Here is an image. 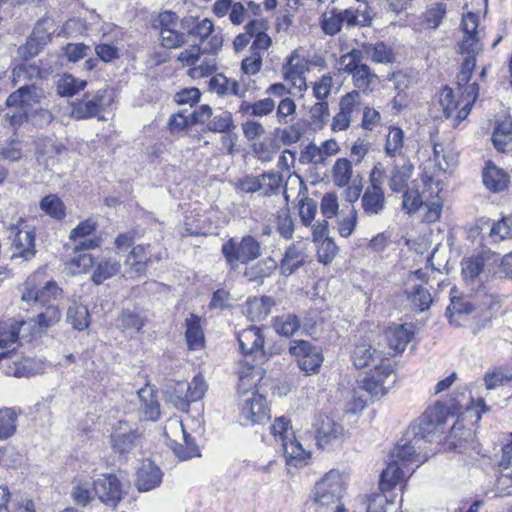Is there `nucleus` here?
Returning <instances> with one entry per match:
<instances>
[{
  "instance_id": "nucleus-1",
  "label": "nucleus",
  "mask_w": 512,
  "mask_h": 512,
  "mask_svg": "<svg viewBox=\"0 0 512 512\" xmlns=\"http://www.w3.org/2000/svg\"><path fill=\"white\" fill-rule=\"evenodd\" d=\"M352 360L358 368H370L360 387L372 396L384 395L388 390L386 384L393 377L390 360L366 342L356 345Z\"/></svg>"
},
{
  "instance_id": "nucleus-2",
  "label": "nucleus",
  "mask_w": 512,
  "mask_h": 512,
  "mask_svg": "<svg viewBox=\"0 0 512 512\" xmlns=\"http://www.w3.org/2000/svg\"><path fill=\"white\" fill-rule=\"evenodd\" d=\"M345 492V481L337 470L327 472L315 485L314 503L316 512H346L341 504Z\"/></svg>"
},
{
  "instance_id": "nucleus-3",
  "label": "nucleus",
  "mask_w": 512,
  "mask_h": 512,
  "mask_svg": "<svg viewBox=\"0 0 512 512\" xmlns=\"http://www.w3.org/2000/svg\"><path fill=\"white\" fill-rule=\"evenodd\" d=\"M361 50L352 49L339 59V71L351 75L352 83L357 91H372L379 83V77L363 62Z\"/></svg>"
},
{
  "instance_id": "nucleus-4",
  "label": "nucleus",
  "mask_w": 512,
  "mask_h": 512,
  "mask_svg": "<svg viewBox=\"0 0 512 512\" xmlns=\"http://www.w3.org/2000/svg\"><path fill=\"white\" fill-rule=\"evenodd\" d=\"M230 271H237L241 264L247 265L261 255V245L251 235H245L241 240L229 238L221 247Z\"/></svg>"
},
{
  "instance_id": "nucleus-5",
  "label": "nucleus",
  "mask_w": 512,
  "mask_h": 512,
  "mask_svg": "<svg viewBox=\"0 0 512 512\" xmlns=\"http://www.w3.org/2000/svg\"><path fill=\"white\" fill-rule=\"evenodd\" d=\"M61 292L55 281H43V273L36 272L22 285L21 300L29 306L44 308L48 304H54Z\"/></svg>"
},
{
  "instance_id": "nucleus-6",
  "label": "nucleus",
  "mask_w": 512,
  "mask_h": 512,
  "mask_svg": "<svg viewBox=\"0 0 512 512\" xmlns=\"http://www.w3.org/2000/svg\"><path fill=\"white\" fill-rule=\"evenodd\" d=\"M478 84H471L463 95L462 99L455 101L453 90L444 87L439 94V105L442 108L446 119L452 120V126H458L461 121L467 118L471 111V106L478 97Z\"/></svg>"
},
{
  "instance_id": "nucleus-7",
  "label": "nucleus",
  "mask_w": 512,
  "mask_h": 512,
  "mask_svg": "<svg viewBox=\"0 0 512 512\" xmlns=\"http://www.w3.org/2000/svg\"><path fill=\"white\" fill-rule=\"evenodd\" d=\"M43 99H45L44 90L34 84L23 85L12 92L6 99V105L9 108H19L21 112L10 116L11 124L19 125L24 118H29V113L36 105L41 104Z\"/></svg>"
},
{
  "instance_id": "nucleus-8",
  "label": "nucleus",
  "mask_w": 512,
  "mask_h": 512,
  "mask_svg": "<svg viewBox=\"0 0 512 512\" xmlns=\"http://www.w3.org/2000/svg\"><path fill=\"white\" fill-rule=\"evenodd\" d=\"M167 445L180 460H188L199 456V447L194 438L187 433L181 420L169 419L164 427Z\"/></svg>"
},
{
  "instance_id": "nucleus-9",
  "label": "nucleus",
  "mask_w": 512,
  "mask_h": 512,
  "mask_svg": "<svg viewBox=\"0 0 512 512\" xmlns=\"http://www.w3.org/2000/svg\"><path fill=\"white\" fill-rule=\"evenodd\" d=\"M489 251H483L482 253L470 257H466L461 262L462 276L471 293L475 295L483 296V298H491V294L487 291L483 285L484 265L486 260L489 258Z\"/></svg>"
},
{
  "instance_id": "nucleus-10",
  "label": "nucleus",
  "mask_w": 512,
  "mask_h": 512,
  "mask_svg": "<svg viewBox=\"0 0 512 512\" xmlns=\"http://www.w3.org/2000/svg\"><path fill=\"white\" fill-rule=\"evenodd\" d=\"M240 397V419L243 425L263 424L269 420L270 410L264 396L245 390Z\"/></svg>"
},
{
  "instance_id": "nucleus-11",
  "label": "nucleus",
  "mask_w": 512,
  "mask_h": 512,
  "mask_svg": "<svg viewBox=\"0 0 512 512\" xmlns=\"http://www.w3.org/2000/svg\"><path fill=\"white\" fill-rule=\"evenodd\" d=\"M446 409L442 404L436 403L428 407L418 419V423L411 426V432L416 439L430 440L446 421Z\"/></svg>"
},
{
  "instance_id": "nucleus-12",
  "label": "nucleus",
  "mask_w": 512,
  "mask_h": 512,
  "mask_svg": "<svg viewBox=\"0 0 512 512\" xmlns=\"http://www.w3.org/2000/svg\"><path fill=\"white\" fill-rule=\"evenodd\" d=\"M289 352L298 359V366L305 375L319 372L324 359L319 347L314 346L309 341L299 340L292 342Z\"/></svg>"
},
{
  "instance_id": "nucleus-13",
  "label": "nucleus",
  "mask_w": 512,
  "mask_h": 512,
  "mask_svg": "<svg viewBox=\"0 0 512 512\" xmlns=\"http://www.w3.org/2000/svg\"><path fill=\"white\" fill-rule=\"evenodd\" d=\"M94 495L106 506L116 508L124 497L123 485L115 474H101L93 482Z\"/></svg>"
},
{
  "instance_id": "nucleus-14",
  "label": "nucleus",
  "mask_w": 512,
  "mask_h": 512,
  "mask_svg": "<svg viewBox=\"0 0 512 512\" xmlns=\"http://www.w3.org/2000/svg\"><path fill=\"white\" fill-rule=\"evenodd\" d=\"M111 102L106 89H99L95 93H86L80 100L72 104V116L76 119L99 117L105 107Z\"/></svg>"
},
{
  "instance_id": "nucleus-15",
  "label": "nucleus",
  "mask_w": 512,
  "mask_h": 512,
  "mask_svg": "<svg viewBox=\"0 0 512 512\" xmlns=\"http://www.w3.org/2000/svg\"><path fill=\"white\" fill-rule=\"evenodd\" d=\"M241 352L253 356L254 360L262 363L267 359L264 350V335L258 327L251 326L243 329L237 335Z\"/></svg>"
},
{
  "instance_id": "nucleus-16",
  "label": "nucleus",
  "mask_w": 512,
  "mask_h": 512,
  "mask_svg": "<svg viewBox=\"0 0 512 512\" xmlns=\"http://www.w3.org/2000/svg\"><path fill=\"white\" fill-rule=\"evenodd\" d=\"M0 367L8 376L28 377L37 372L36 361L29 357H22L11 351L0 352Z\"/></svg>"
},
{
  "instance_id": "nucleus-17",
  "label": "nucleus",
  "mask_w": 512,
  "mask_h": 512,
  "mask_svg": "<svg viewBox=\"0 0 512 512\" xmlns=\"http://www.w3.org/2000/svg\"><path fill=\"white\" fill-rule=\"evenodd\" d=\"M464 37L459 44V50L462 52H481L483 45L481 40V30L479 27V16L477 13L468 11L463 14L461 21Z\"/></svg>"
},
{
  "instance_id": "nucleus-18",
  "label": "nucleus",
  "mask_w": 512,
  "mask_h": 512,
  "mask_svg": "<svg viewBox=\"0 0 512 512\" xmlns=\"http://www.w3.org/2000/svg\"><path fill=\"white\" fill-rule=\"evenodd\" d=\"M308 69V61L294 51L283 64L282 73L286 81H290L295 88L302 91L307 87L305 74Z\"/></svg>"
},
{
  "instance_id": "nucleus-19",
  "label": "nucleus",
  "mask_w": 512,
  "mask_h": 512,
  "mask_svg": "<svg viewBox=\"0 0 512 512\" xmlns=\"http://www.w3.org/2000/svg\"><path fill=\"white\" fill-rule=\"evenodd\" d=\"M97 228V222L92 219L81 221L74 229L70 231L69 239L77 243L74 247L76 251L89 250L99 247L101 238H87L94 233Z\"/></svg>"
},
{
  "instance_id": "nucleus-20",
  "label": "nucleus",
  "mask_w": 512,
  "mask_h": 512,
  "mask_svg": "<svg viewBox=\"0 0 512 512\" xmlns=\"http://www.w3.org/2000/svg\"><path fill=\"white\" fill-rule=\"evenodd\" d=\"M415 334L412 324H400L389 326L385 332L384 337L388 347L396 353H401L405 350L406 346L413 339Z\"/></svg>"
},
{
  "instance_id": "nucleus-21",
  "label": "nucleus",
  "mask_w": 512,
  "mask_h": 512,
  "mask_svg": "<svg viewBox=\"0 0 512 512\" xmlns=\"http://www.w3.org/2000/svg\"><path fill=\"white\" fill-rule=\"evenodd\" d=\"M316 440L319 447L331 444L343 435L340 423L328 416H319L315 422Z\"/></svg>"
},
{
  "instance_id": "nucleus-22",
  "label": "nucleus",
  "mask_w": 512,
  "mask_h": 512,
  "mask_svg": "<svg viewBox=\"0 0 512 512\" xmlns=\"http://www.w3.org/2000/svg\"><path fill=\"white\" fill-rule=\"evenodd\" d=\"M307 258L305 249L301 243H292L287 247L283 258L278 264L280 274L290 276L304 265Z\"/></svg>"
},
{
  "instance_id": "nucleus-23",
  "label": "nucleus",
  "mask_w": 512,
  "mask_h": 512,
  "mask_svg": "<svg viewBox=\"0 0 512 512\" xmlns=\"http://www.w3.org/2000/svg\"><path fill=\"white\" fill-rule=\"evenodd\" d=\"M11 258H21L24 261L32 259L36 254L35 232L33 230H18L12 242Z\"/></svg>"
},
{
  "instance_id": "nucleus-24",
  "label": "nucleus",
  "mask_w": 512,
  "mask_h": 512,
  "mask_svg": "<svg viewBox=\"0 0 512 512\" xmlns=\"http://www.w3.org/2000/svg\"><path fill=\"white\" fill-rule=\"evenodd\" d=\"M163 473L151 460H145L137 471L136 487L139 491H150L158 487Z\"/></svg>"
},
{
  "instance_id": "nucleus-25",
  "label": "nucleus",
  "mask_w": 512,
  "mask_h": 512,
  "mask_svg": "<svg viewBox=\"0 0 512 512\" xmlns=\"http://www.w3.org/2000/svg\"><path fill=\"white\" fill-rule=\"evenodd\" d=\"M413 170L414 166L408 159H403L401 163L394 164L388 180L389 188L393 193H400L408 188V181Z\"/></svg>"
},
{
  "instance_id": "nucleus-26",
  "label": "nucleus",
  "mask_w": 512,
  "mask_h": 512,
  "mask_svg": "<svg viewBox=\"0 0 512 512\" xmlns=\"http://www.w3.org/2000/svg\"><path fill=\"white\" fill-rule=\"evenodd\" d=\"M138 433L131 429L126 423L119 422L112 435L113 449L121 454L128 453L137 445Z\"/></svg>"
},
{
  "instance_id": "nucleus-27",
  "label": "nucleus",
  "mask_w": 512,
  "mask_h": 512,
  "mask_svg": "<svg viewBox=\"0 0 512 512\" xmlns=\"http://www.w3.org/2000/svg\"><path fill=\"white\" fill-rule=\"evenodd\" d=\"M469 296L474 298L473 302L462 298H452L450 305L447 307L446 315L452 318L454 314H469L482 306L489 307L493 302L492 296L490 299L483 298L482 295L477 297L475 293H471V291H469Z\"/></svg>"
},
{
  "instance_id": "nucleus-28",
  "label": "nucleus",
  "mask_w": 512,
  "mask_h": 512,
  "mask_svg": "<svg viewBox=\"0 0 512 512\" xmlns=\"http://www.w3.org/2000/svg\"><path fill=\"white\" fill-rule=\"evenodd\" d=\"M283 454L288 465L298 467L307 464L310 452L306 451L302 444L293 437L286 436L282 443Z\"/></svg>"
},
{
  "instance_id": "nucleus-29",
  "label": "nucleus",
  "mask_w": 512,
  "mask_h": 512,
  "mask_svg": "<svg viewBox=\"0 0 512 512\" xmlns=\"http://www.w3.org/2000/svg\"><path fill=\"white\" fill-rule=\"evenodd\" d=\"M137 395L140 402L139 410L143 418L148 421H156L160 416V407L153 388L145 386L138 390Z\"/></svg>"
},
{
  "instance_id": "nucleus-30",
  "label": "nucleus",
  "mask_w": 512,
  "mask_h": 512,
  "mask_svg": "<svg viewBox=\"0 0 512 512\" xmlns=\"http://www.w3.org/2000/svg\"><path fill=\"white\" fill-rule=\"evenodd\" d=\"M509 177L507 173L488 162L483 171V184L492 192H499L507 188Z\"/></svg>"
},
{
  "instance_id": "nucleus-31",
  "label": "nucleus",
  "mask_w": 512,
  "mask_h": 512,
  "mask_svg": "<svg viewBox=\"0 0 512 512\" xmlns=\"http://www.w3.org/2000/svg\"><path fill=\"white\" fill-rule=\"evenodd\" d=\"M274 304V300L268 296L250 298L246 303L245 314L252 321L263 320L270 314Z\"/></svg>"
},
{
  "instance_id": "nucleus-32",
  "label": "nucleus",
  "mask_w": 512,
  "mask_h": 512,
  "mask_svg": "<svg viewBox=\"0 0 512 512\" xmlns=\"http://www.w3.org/2000/svg\"><path fill=\"white\" fill-rule=\"evenodd\" d=\"M200 322V317L195 314H190L185 320V339L190 350H198L204 346V333Z\"/></svg>"
},
{
  "instance_id": "nucleus-33",
  "label": "nucleus",
  "mask_w": 512,
  "mask_h": 512,
  "mask_svg": "<svg viewBox=\"0 0 512 512\" xmlns=\"http://www.w3.org/2000/svg\"><path fill=\"white\" fill-rule=\"evenodd\" d=\"M147 321V317L142 310L125 309L118 317L117 325L122 331H130L132 333L141 332Z\"/></svg>"
},
{
  "instance_id": "nucleus-34",
  "label": "nucleus",
  "mask_w": 512,
  "mask_h": 512,
  "mask_svg": "<svg viewBox=\"0 0 512 512\" xmlns=\"http://www.w3.org/2000/svg\"><path fill=\"white\" fill-rule=\"evenodd\" d=\"M277 268V261L272 257H266L246 267L244 275L251 282H262L264 278L270 277Z\"/></svg>"
},
{
  "instance_id": "nucleus-35",
  "label": "nucleus",
  "mask_w": 512,
  "mask_h": 512,
  "mask_svg": "<svg viewBox=\"0 0 512 512\" xmlns=\"http://www.w3.org/2000/svg\"><path fill=\"white\" fill-rule=\"evenodd\" d=\"M361 206L367 216L381 214L386 207L384 191H364L361 197Z\"/></svg>"
},
{
  "instance_id": "nucleus-36",
  "label": "nucleus",
  "mask_w": 512,
  "mask_h": 512,
  "mask_svg": "<svg viewBox=\"0 0 512 512\" xmlns=\"http://www.w3.org/2000/svg\"><path fill=\"white\" fill-rule=\"evenodd\" d=\"M473 442V432L456 423L449 434V445L459 453H464Z\"/></svg>"
},
{
  "instance_id": "nucleus-37",
  "label": "nucleus",
  "mask_w": 512,
  "mask_h": 512,
  "mask_svg": "<svg viewBox=\"0 0 512 512\" xmlns=\"http://www.w3.org/2000/svg\"><path fill=\"white\" fill-rule=\"evenodd\" d=\"M276 107L272 98L260 99L256 102L243 101L239 106V112L243 115L263 117L271 114Z\"/></svg>"
},
{
  "instance_id": "nucleus-38",
  "label": "nucleus",
  "mask_w": 512,
  "mask_h": 512,
  "mask_svg": "<svg viewBox=\"0 0 512 512\" xmlns=\"http://www.w3.org/2000/svg\"><path fill=\"white\" fill-rule=\"evenodd\" d=\"M404 466L400 465L396 460H392L387 468L382 471L379 481V487L382 492L393 489L404 476Z\"/></svg>"
},
{
  "instance_id": "nucleus-39",
  "label": "nucleus",
  "mask_w": 512,
  "mask_h": 512,
  "mask_svg": "<svg viewBox=\"0 0 512 512\" xmlns=\"http://www.w3.org/2000/svg\"><path fill=\"white\" fill-rule=\"evenodd\" d=\"M121 264L120 261L114 258H107L101 260L92 274V281L100 285L104 281L112 278L120 272Z\"/></svg>"
},
{
  "instance_id": "nucleus-40",
  "label": "nucleus",
  "mask_w": 512,
  "mask_h": 512,
  "mask_svg": "<svg viewBox=\"0 0 512 512\" xmlns=\"http://www.w3.org/2000/svg\"><path fill=\"white\" fill-rule=\"evenodd\" d=\"M339 111L353 122L361 112L360 92L352 90L351 92L343 95L339 102Z\"/></svg>"
},
{
  "instance_id": "nucleus-41",
  "label": "nucleus",
  "mask_w": 512,
  "mask_h": 512,
  "mask_svg": "<svg viewBox=\"0 0 512 512\" xmlns=\"http://www.w3.org/2000/svg\"><path fill=\"white\" fill-rule=\"evenodd\" d=\"M273 328L277 334L291 337L300 329V321L295 314H283L274 318Z\"/></svg>"
},
{
  "instance_id": "nucleus-42",
  "label": "nucleus",
  "mask_w": 512,
  "mask_h": 512,
  "mask_svg": "<svg viewBox=\"0 0 512 512\" xmlns=\"http://www.w3.org/2000/svg\"><path fill=\"white\" fill-rule=\"evenodd\" d=\"M50 40V35L40 30V25L36 26L28 38L25 46L21 48V52L25 57H33L37 55L40 49Z\"/></svg>"
},
{
  "instance_id": "nucleus-43",
  "label": "nucleus",
  "mask_w": 512,
  "mask_h": 512,
  "mask_svg": "<svg viewBox=\"0 0 512 512\" xmlns=\"http://www.w3.org/2000/svg\"><path fill=\"white\" fill-rule=\"evenodd\" d=\"M210 90L219 95H240V85L236 80L229 79L223 74L213 76L209 82Z\"/></svg>"
},
{
  "instance_id": "nucleus-44",
  "label": "nucleus",
  "mask_w": 512,
  "mask_h": 512,
  "mask_svg": "<svg viewBox=\"0 0 512 512\" xmlns=\"http://www.w3.org/2000/svg\"><path fill=\"white\" fill-rule=\"evenodd\" d=\"M404 144V132L400 127H389L385 141V153L389 157L400 156Z\"/></svg>"
},
{
  "instance_id": "nucleus-45",
  "label": "nucleus",
  "mask_w": 512,
  "mask_h": 512,
  "mask_svg": "<svg viewBox=\"0 0 512 512\" xmlns=\"http://www.w3.org/2000/svg\"><path fill=\"white\" fill-rule=\"evenodd\" d=\"M353 175L352 163L346 158H339L333 165L332 178L338 187H345L349 184Z\"/></svg>"
},
{
  "instance_id": "nucleus-46",
  "label": "nucleus",
  "mask_w": 512,
  "mask_h": 512,
  "mask_svg": "<svg viewBox=\"0 0 512 512\" xmlns=\"http://www.w3.org/2000/svg\"><path fill=\"white\" fill-rule=\"evenodd\" d=\"M147 247L137 245L130 251L125 263L129 265L136 272H143L146 269L147 263L150 261L151 253Z\"/></svg>"
},
{
  "instance_id": "nucleus-47",
  "label": "nucleus",
  "mask_w": 512,
  "mask_h": 512,
  "mask_svg": "<svg viewBox=\"0 0 512 512\" xmlns=\"http://www.w3.org/2000/svg\"><path fill=\"white\" fill-rule=\"evenodd\" d=\"M39 205L43 212L56 220H62L66 216L65 205L55 194H50L42 198Z\"/></svg>"
},
{
  "instance_id": "nucleus-48",
  "label": "nucleus",
  "mask_w": 512,
  "mask_h": 512,
  "mask_svg": "<svg viewBox=\"0 0 512 512\" xmlns=\"http://www.w3.org/2000/svg\"><path fill=\"white\" fill-rule=\"evenodd\" d=\"M67 321L74 329L85 330L89 326V312L86 306L73 303L67 310Z\"/></svg>"
},
{
  "instance_id": "nucleus-49",
  "label": "nucleus",
  "mask_w": 512,
  "mask_h": 512,
  "mask_svg": "<svg viewBox=\"0 0 512 512\" xmlns=\"http://www.w3.org/2000/svg\"><path fill=\"white\" fill-rule=\"evenodd\" d=\"M17 412L13 408L0 409V440L13 436L17 428Z\"/></svg>"
},
{
  "instance_id": "nucleus-50",
  "label": "nucleus",
  "mask_w": 512,
  "mask_h": 512,
  "mask_svg": "<svg viewBox=\"0 0 512 512\" xmlns=\"http://www.w3.org/2000/svg\"><path fill=\"white\" fill-rule=\"evenodd\" d=\"M20 323L14 320L0 322V348L6 349L18 340ZM25 322H21L24 326Z\"/></svg>"
},
{
  "instance_id": "nucleus-51",
  "label": "nucleus",
  "mask_w": 512,
  "mask_h": 512,
  "mask_svg": "<svg viewBox=\"0 0 512 512\" xmlns=\"http://www.w3.org/2000/svg\"><path fill=\"white\" fill-rule=\"evenodd\" d=\"M509 238H512V222L510 218L504 217L492 224L487 236V242L494 244Z\"/></svg>"
},
{
  "instance_id": "nucleus-52",
  "label": "nucleus",
  "mask_w": 512,
  "mask_h": 512,
  "mask_svg": "<svg viewBox=\"0 0 512 512\" xmlns=\"http://www.w3.org/2000/svg\"><path fill=\"white\" fill-rule=\"evenodd\" d=\"M87 82L71 74L63 75L57 82V92L61 96H73L85 89Z\"/></svg>"
},
{
  "instance_id": "nucleus-53",
  "label": "nucleus",
  "mask_w": 512,
  "mask_h": 512,
  "mask_svg": "<svg viewBox=\"0 0 512 512\" xmlns=\"http://www.w3.org/2000/svg\"><path fill=\"white\" fill-rule=\"evenodd\" d=\"M320 24L326 35L334 36L338 34L343 26L340 18V10L333 8L324 12L320 18Z\"/></svg>"
},
{
  "instance_id": "nucleus-54",
  "label": "nucleus",
  "mask_w": 512,
  "mask_h": 512,
  "mask_svg": "<svg viewBox=\"0 0 512 512\" xmlns=\"http://www.w3.org/2000/svg\"><path fill=\"white\" fill-rule=\"evenodd\" d=\"M406 293L408 300L420 311L427 310L432 303L430 292L421 285L413 286L412 289Z\"/></svg>"
},
{
  "instance_id": "nucleus-55",
  "label": "nucleus",
  "mask_w": 512,
  "mask_h": 512,
  "mask_svg": "<svg viewBox=\"0 0 512 512\" xmlns=\"http://www.w3.org/2000/svg\"><path fill=\"white\" fill-rule=\"evenodd\" d=\"M261 192L263 196H271L278 193L281 183L282 176L278 172L268 171L259 175Z\"/></svg>"
},
{
  "instance_id": "nucleus-56",
  "label": "nucleus",
  "mask_w": 512,
  "mask_h": 512,
  "mask_svg": "<svg viewBox=\"0 0 512 512\" xmlns=\"http://www.w3.org/2000/svg\"><path fill=\"white\" fill-rule=\"evenodd\" d=\"M366 54L376 63H390L393 61V52L390 47L383 42L370 44L365 47Z\"/></svg>"
},
{
  "instance_id": "nucleus-57",
  "label": "nucleus",
  "mask_w": 512,
  "mask_h": 512,
  "mask_svg": "<svg viewBox=\"0 0 512 512\" xmlns=\"http://www.w3.org/2000/svg\"><path fill=\"white\" fill-rule=\"evenodd\" d=\"M402 209L407 214H413L424 204L422 197L415 187H408L403 191Z\"/></svg>"
},
{
  "instance_id": "nucleus-58",
  "label": "nucleus",
  "mask_w": 512,
  "mask_h": 512,
  "mask_svg": "<svg viewBox=\"0 0 512 512\" xmlns=\"http://www.w3.org/2000/svg\"><path fill=\"white\" fill-rule=\"evenodd\" d=\"M234 128L232 114L228 111L215 115L208 123V129L212 132L229 133Z\"/></svg>"
},
{
  "instance_id": "nucleus-59",
  "label": "nucleus",
  "mask_w": 512,
  "mask_h": 512,
  "mask_svg": "<svg viewBox=\"0 0 512 512\" xmlns=\"http://www.w3.org/2000/svg\"><path fill=\"white\" fill-rule=\"evenodd\" d=\"M461 55L465 56L464 61L461 65V70L457 75V83L459 85H465L471 78L472 72L476 65V56L480 52H462L460 50Z\"/></svg>"
},
{
  "instance_id": "nucleus-60",
  "label": "nucleus",
  "mask_w": 512,
  "mask_h": 512,
  "mask_svg": "<svg viewBox=\"0 0 512 512\" xmlns=\"http://www.w3.org/2000/svg\"><path fill=\"white\" fill-rule=\"evenodd\" d=\"M278 151V146L274 140L266 139L254 144V152L261 162H270Z\"/></svg>"
},
{
  "instance_id": "nucleus-61",
  "label": "nucleus",
  "mask_w": 512,
  "mask_h": 512,
  "mask_svg": "<svg viewBox=\"0 0 512 512\" xmlns=\"http://www.w3.org/2000/svg\"><path fill=\"white\" fill-rule=\"evenodd\" d=\"M61 312L55 304H48L44 311L37 315V323L40 328L46 329L60 320Z\"/></svg>"
},
{
  "instance_id": "nucleus-62",
  "label": "nucleus",
  "mask_w": 512,
  "mask_h": 512,
  "mask_svg": "<svg viewBox=\"0 0 512 512\" xmlns=\"http://www.w3.org/2000/svg\"><path fill=\"white\" fill-rule=\"evenodd\" d=\"M337 252H338V247L336 246L334 241L331 238L326 237L323 240H321L318 245V250H317L318 260H319V262L327 265L333 261Z\"/></svg>"
},
{
  "instance_id": "nucleus-63",
  "label": "nucleus",
  "mask_w": 512,
  "mask_h": 512,
  "mask_svg": "<svg viewBox=\"0 0 512 512\" xmlns=\"http://www.w3.org/2000/svg\"><path fill=\"white\" fill-rule=\"evenodd\" d=\"M169 399L178 409H186L191 402L188 399L187 382H177L169 394Z\"/></svg>"
},
{
  "instance_id": "nucleus-64",
  "label": "nucleus",
  "mask_w": 512,
  "mask_h": 512,
  "mask_svg": "<svg viewBox=\"0 0 512 512\" xmlns=\"http://www.w3.org/2000/svg\"><path fill=\"white\" fill-rule=\"evenodd\" d=\"M447 6L445 3L438 2L432 4L425 12V21L429 27L436 29L445 17Z\"/></svg>"
}]
</instances>
